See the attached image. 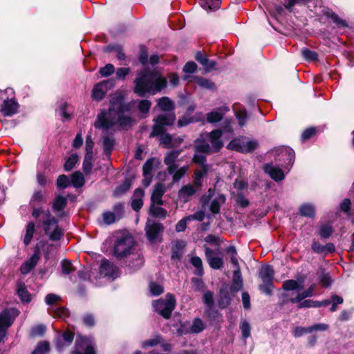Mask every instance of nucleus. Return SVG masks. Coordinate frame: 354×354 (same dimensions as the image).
<instances>
[{
	"mask_svg": "<svg viewBox=\"0 0 354 354\" xmlns=\"http://www.w3.org/2000/svg\"><path fill=\"white\" fill-rule=\"evenodd\" d=\"M50 351V343L48 341H40L38 342L35 350L31 353L32 354H48Z\"/></svg>",
	"mask_w": 354,
	"mask_h": 354,
	"instance_id": "obj_42",
	"label": "nucleus"
},
{
	"mask_svg": "<svg viewBox=\"0 0 354 354\" xmlns=\"http://www.w3.org/2000/svg\"><path fill=\"white\" fill-rule=\"evenodd\" d=\"M295 153L290 147H280L276 149L275 160L281 162V166L289 169L294 164Z\"/></svg>",
	"mask_w": 354,
	"mask_h": 354,
	"instance_id": "obj_8",
	"label": "nucleus"
},
{
	"mask_svg": "<svg viewBox=\"0 0 354 354\" xmlns=\"http://www.w3.org/2000/svg\"><path fill=\"white\" fill-rule=\"evenodd\" d=\"M214 254L212 249L205 246V255L209 266L214 270H219L223 267V259L219 257H213Z\"/></svg>",
	"mask_w": 354,
	"mask_h": 354,
	"instance_id": "obj_14",
	"label": "nucleus"
},
{
	"mask_svg": "<svg viewBox=\"0 0 354 354\" xmlns=\"http://www.w3.org/2000/svg\"><path fill=\"white\" fill-rule=\"evenodd\" d=\"M194 151L196 153H204L208 154L211 153V148L208 143L202 140L201 144L196 145L194 146Z\"/></svg>",
	"mask_w": 354,
	"mask_h": 354,
	"instance_id": "obj_64",
	"label": "nucleus"
},
{
	"mask_svg": "<svg viewBox=\"0 0 354 354\" xmlns=\"http://www.w3.org/2000/svg\"><path fill=\"white\" fill-rule=\"evenodd\" d=\"M115 145V138L113 137H109L108 136H103L102 138V146H103V151L104 154L106 157H110L111 155V153L113 150Z\"/></svg>",
	"mask_w": 354,
	"mask_h": 354,
	"instance_id": "obj_30",
	"label": "nucleus"
},
{
	"mask_svg": "<svg viewBox=\"0 0 354 354\" xmlns=\"http://www.w3.org/2000/svg\"><path fill=\"white\" fill-rule=\"evenodd\" d=\"M298 214L308 218H315L316 216L315 206L310 203H304L299 206Z\"/></svg>",
	"mask_w": 354,
	"mask_h": 354,
	"instance_id": "obj_25",
	"label": "nucleus"
},
{
	"mask_svg": "<svg viewBox=\"0 0 354 354\" xmlns=\"http://www.w3.org/2000/svg\"><path fill=\"white\" fill-rule=\"evenodd\" d=\"M227 148L230 150L243 153V143L239 139H233L229 142Z\"/></svg>",
	"mask_w": 354,
	"mask_h": 354,
	"instance_id": "obj_60",
	"label": "nucleus"
},
{
	"mask_svg": "<svg viewBox=\"0 0 354 354\" xmlns=\"http://www.w3.org/2000/svg\"><path fill=\"white\" fill-rule=\"evenodd\" d=\"M71 185L69 178L65 174L59 175L56 180V186L61 189H66Z\"/></svg>",
	"mask_w": 354,
	"mask_h": 354,
	"instance_id": "obj_55",
	"label": "nucleus"
},
{
	"mask_svg": "<svg viewBox=\"0 0 354 354\" xmlns=\"http://www.w3.org/2000/svg\"><path fill=\"white\" fill-rule=\"evenodd\" d=\"M190 263L195 268L194 274L196 276L202 277L204 274V270L201 259L197 256L192 257L190 259Z\"/></svg>",
	"mask_w": 354,
	"mask_h": 354,
	"instance_id": "obj_36",
	"label": "nucleus"
},
{
	"mask_svg": "<svg viewBox=\"0 0 354 354\" xmlns=\"http://www.w3.org/2000/svg\"><path fill=\"white\" fill-rule=\"evenodd\" d=\"M118 269L117 266L110 262L108 259H104L101 261L100 272L106 277H116Z\"/></svg>",
	"mask_w": 354,
	"mask_h": 354,
	"instance_id": "obj_20",
	"label": "nucleus"
},
{
	"mask_svg": "<svg viewBox=\"0 0 354 354\" xmlns=\"http://www.w3.org/2000/svg\"><path fill=\"white\" fill-rule=\"evenodd\" d=\"M205 328V325L201 318H195L192 326L189 328L190 333H199Z\"/></svg>",
	"mask_w": 354,
	"mask_h": 354,
	"instance_id": "obj_47",
	"label": "nucleus"
},
{
	"mask_svg": "<svg viewBox=\"0 0 354 354\" xmlns=\"http://www.w3.org/2000/svg\"><path fill=\"white\" fill-rule=\"evenodd\" d=\"M259 277L262 281V283L259 285V290L266 295L271 296L274 288V270L272 266L268 264L262 266L259 269Z\"/></svg>",
	"mask_w": 354,
	"mask_h": 354,
	"instance_id": "obj_4",
	"label": "nucleus"
},
{
	"mask_svg": "<svg viewBox=\"0 0 354 354\" xmlns=\"http://www.w3.org/2000/svg\"><path fill=\"white\" fill-rule=\"evenodd\" d=\"M134 179L133 175L126 177L124 181L115 188L113 196L117 198L124 195L132 187Z\"/></svg>",
	"mask_w": 354,
	"mask_h": 354,
	"instance_id": "obj_17",
	"label": "nucleus"
},
{
	"mask_svg": "<svg viewBox=\"0 0 354 354\" xmlns=\"http://www.w3.org/2000/svg\"><path fill=\"white\" fill-rule=\"evenodd\" d=\"M201 113H196L194 116H187L186 115H183L179 118L177 125L178 127H183L189 125L191 123L198 122L201 120Z\"/></svg>",
	"mask_w": 354,
	"mask_h": 354,
	"instance_id": "obj_29",
	"label": "nucleus"
},
{
	"mask_svg": "<svg viewBox=\"0 0 354 354\" xmlns=\"http://www.w3.org/2000/svg\"><path fill=\"white\" fill-rule=\"evenodd\" d=\"M199 3L205 10H214L219 8L221 0H200Z\"/></svg>",
	"mask_w": 354,
	"mask_h": 354,
	"instance_id": "obj_41",
	"label": "nucleus"
},
{
	"mask_svg": "<svg viewBox=\"0 0 354 354\" xmlns=\"http://www.w3.org/2000/svg\"><path fill=\"white\" fill-rule=\"evenodd\" d=\"M75 337L74 332L66 330L62 334H57L53 340L55 347L58 351H62L64 348L69 346Z\"/></svg>",
	"mask_w": 354,
	"mask_h": 354,
	"instance_id": "obj_11",
	"label": "nucleus"
},
{
	"mask_svg": "<svg viewBox=\"0 0 354 354\" xmlns=\"http://www.w3.org/2000/svg\"><path fill=\"white\" fill-rule=\"evenodd\" d=\"M109 84L110 86H112V81L104 80L100 83L95 84L92 90L93 98L97 101L102 100L106 94V91L102 88V86L108 88Z\"/></svg>",
	"mask_w": 354,
	"mask_h": 354,
	"instance_id": "obj_19",
	"label": "nucleus"
},
{
	"mask_svg": "<svg viewBox=\"0 0 354 354\" xmlns=\"http://www.w3.org/2000/svg\"><path fill=\"white\" fill-rule=\"evenodd\" d=\"M313 290L314 285H312L308 289L305 290L302 292L298 293L295 297H292L288 300H283L281 305H284L287 304V302L288 301L292 304H295L296 302H299L307 297H312Z\"/></svg>",
	"mask_w": 354,
	"mask_h": 354,
	"instance_id": "obj_26",
	"label": "nucleus"
},
{
	"mask_svg": "<svg viewBox=\"0 0 354 354\" xmlns=\"http://www.w3.org/2000/svg\"><path fill=\"white\" fill-rule=\"evenodd\" d=\"M259 147V143L256 140H249L243 143V153H250L254 152Z\"/></svg>",
	"mask_w": 354,
	"mask_h": 354,
	"instance_id": "obj_54",
	"label": "nucleus"
},
{
	"mask_svg": "<svg viewBox=\"0 0 354 354\" xmlns=\"http://www.w3.org/2000/svg\"><path fill=\"white\" fill-rule=\"evenodd\" d=\"M134 243L133 237L130 234H126L119 237L114 243V255L118 259L127 257L132 252Z\"/></svg>",
	"mask_w": 354,
	"mask_h": 354,
	"instance_id": "obj_5",
	"label": "nucleus"
},
{
	"mask_svg": "<svg viewBox=\"0 0 354 354\" xmlns=\"http://www.w3.org/2000/svg\"><path fill=\"white\" fill-rule=\"evenodd\" d=\"M301 55L305 60L308 62L318 60V54L315 51L307 48H304L301 50Z\"/></svg>",
	"mask_w": 354,
	"mask_h": 354,
	"instance_id": "obj_51",
	"label": "nucleus"
},
{
	"mask_svg": "<svg viewBox=\"0 0 354 354\" xmlns=\"http://www.w3.org/2000/svg\"><path fill=\"white\" fill-rule=\"evenodd\" d=\"M264 171L276 182L281 181L285 178L283 171L278 167L273 166L272 164L265 165Z\"/></svg>",
	"mask_w": 354,
	"mask_h": 354,
	"instance_id": "obj_21",
	"label": "nucleus"
},
{
	"mask_svg": "<svg viewBox=\"0 0 354 354\" xmlns=\"http://www.w3.org/2000/svg\"><path fill=\"white\" fill-rule=\"evenodd\" d=\"M176 306L175 296L169 292L166 294L165 299H158L154 300L152 303L154 311L166 319L171 318Z\"/></svg>",
	"mask_w": 354,
	"mask_h": 354,
	"instance_id": "obj_3",
	"label": "nucleus"
},
{
	"mask_svg": "<svg viewBox=\"0 0 354 354\" xmlns=\"http://www.w3.org/2000/svg\"><path fill=\"white\" fill-rule=\"evenodd\" d=\"M225 200L226 198L224 194H219L217 198L212 201L209 207L210 211L214 214H218L221 210V203H225Z\"/></svg>",
	"mask_w": 354,
	"mask_h": 354,
	"instance_id": "obj_35",
	"label": "nucleus"
},
{
	"mask_svg": "<svg viewBox=\"0 0 354 354\" xmlns=\"http://www.w3.org/2000/svg\"><path fill=\"white\" fill-rule=\"evenodd\" d=\"M69 106V104L67 102H64L62 104H61L59 107V111L60 113V115L63 117L64 120L62 121H69L73 118V114L69 113L66 111V109H68Z\"/></svg>",
	"mask_w": 354,
	"mask_h": 354,
	"instance_id": "obj_61",
	"label": "nucleus"
},
{
	"mask_svg": "<svg viewBox=\"0 0 354 354\" xmlns=\"http://www.w3.org/2000/svg\"><path fill=\"white\" fill-rule=\"evenodd\" d=\"M138 59L143 66H146L149 64L148 48L144 44H140L139 46Z\"/></svg>",
	"mask_w": 354,
	"mask_h": 354,
	"instance_id": "obj_37",
	"label": "nucleus"
},
{
	"mask_svg": "<svg viewBox=\"0 0 354 354\" xmlns=\"http://www.w3.org/2000/svg\"><path fill=\"white\" fill-rule=\"evenodd\" d=\"M229 286L232 292H237L243 288V281L240 268L233 272L232 283Z\"/></svg>",
	"mask_w": 354,
	"mask_h": 354,
	"instance_id": "obj_23",
	"label": "nucleus"
},
{
	"mask_svg": "<svg viewBox=\"0 0 354 354\" xmlns=\"http://www.w3.org/2000/svg\"><path fill=\"white\" fill-rule=\"evenodd\" d=\"M46 331V326L44 324H38L34 326L30 332L32 337H43Z\"/></svg>",
	"mask_w": 354,
	"mask_h": 354,
	"instance_id": "obj_63",
	"label": "nucleus"
},
{
	"mask_svg": "<svg viewBox=\"0 0 354 354\" xmlns=\"http://www.w3.org/2000/svg\"><path fill=\"white\" fill-rule=\"evenodd\" d=\"M165 192V188L162 183H158L154 185V188L151 196V202L153 204L157 203L159 205H163L162 196Z\"/></svg>",
	"mask_w": 354,
	"mask_h": 354,
	"instance_id": "obj_22",
	"label": "nucleus"
},
{
	"mask_svg": "<svg viewBox=\"0 0 354 354\" xmlns=\"http://www.w3.org/2000/svg\"><path fill=\"white\" fill-rule=\"evenodd\" d=\"M194 82L203 88H206L211 91L216 89V86L214 82L210 80L205 78L203 77L195 76L194 77Z\"/></svg>",
	"mask_w": 354,
	"mask_h": 354,
	"instance_id": "obj_32",
	"label": "nucleus"
},
{
	"mask_svg": "<svg viewBox=\"0 0 354 354\" xmlns=\"http://www.w3.org/2000/svg\"><path fill=\"white\" fill-rule=\"evenodd\" d=\"M64 236V232L62 228L58 225V223L55 225V227L53 232L48 235V238L52 241H59Z\"/></svg>",
	"mask_w": 354,
	"mask_h": 354,
	"instance_id": "obj_56",
	"label": "nucleus"
},
{
	"mask_svg": "<svg viewBox=\"0 0 354 354\" xmlns=\"http://www.w3.org/2000/svg\"><path fill=\"white\" fill-rule=\"evenodd\" d=\"M26 232L24 239V243L25 245H28L32 239L34 233L35 232V224L33 221L29 222L26 227Z\"/></svg>",
	"mask_w": 354,
	"mask_h": 354,
	"instance_id": "obj_40",
	"label": "nucleus"
},
{
	"mask_svg": "<svg viewBox=\"0 0 354 354\" xmlns=\"http://www.w3.org/2000/svg\"><path fill=\"white\" fill-rule=\"evenodd\" d=\"M79 160V156L77 153H72L66 160L64 165V169L66 171H71Z\"/></svg>",
	"mask_w": 354,
	"mask_h": 354,
	"instance_id": "obj_48",
	"label": "nucleus"
},
{
	"mask_svg": "<svg viewBox=\"0 0 354 354\" xmlns=\"http://www.w3.org/2000/svg\"><path fill=\"white\" fill-rule=\"evenodd\" d=\"M194 58L202 65L206 72H211L217 65V62L215 60L209 59L204 53L200 50L196 52Z\"/></svg>",
	"mask_w": 354,
	"mask_h": 354,
	"instance_id": "obj_15",
	"label": "nucleus"
},
{
	"mask_svg": "<svg viewBox=\"0 0 354 354\" xmlns=\"http://www.w3.org/2000/svg\"><path fill=\"white\" fill-rule=\"evenodd\" d=\"M19 108V104L15 97L11 99L4 97L1 105L0 112L3 116L10 117L18 113Z\"/></svg>",
	"mask_w": 354,
	"mask_h": 354,
	"instance_id": "obj_13",
	"label": "nucleus"
},
{
	"mask_svg": "<svg viewBox=\"0 0 354 354\" xmlns=\"http://www.w3.org/2000/svg\"><path fill=\"white\" fill-rule=\"evenodd\" d=\"M204 317L212 325L219 324L223 321V315L214 306L205 307Z\"/></svg>",
	"mask_w": 354,
	"mask_h": 354,
	"instance_id": "obj_16",
	"label": "nucleus"
},
{
	"mask_svg": "<svg viewBox=\"0 0 354 354\" xmlns=\"http://www.w3.org/2000/svg\"><path fill=\"white\" fill-rule=\"evenodd\" d=\"M176 120L174 113L172 114H159L153 119V125L150 133V138L158 137L167 131V127L173 125Z\"/></svg>",
	"mask_w": 354,
	"mask_h": 354,
	"instance_id": "obj_6",
	"label": "nucleus"
},
{
	"mask_svg": "<svg viewBox=\"0 0 354 354\" xmlns=\"http://www.w3.org/2000/svg\"><path fill=\"white\" fill-rule=\"evenodd\" d=\"M162 339V338L161 335H158L156 336V337H154L153 339H149L142 342V347L143 348H147L149 347L156 346L161 342Z\"/></svg>",
	"mask_w": 354,
	"mask_h": 354,
	"instance_id": "obj_62",
	"label": "nucleus"
},
{
	"mask_svg": "<svg viewBox=\"0 0 354 354\" xmlns=\"http://www.w3.org/2000/svg\"><path fill=\"white\" fill-rule=\"evenodd\" d=\"M224 113L212 111L207 113V121L209 123H216L222 120Z\"/></svg>",
	"mask_w": 354,
	"mask_h": 354,
	"instance_id": "obj_52",
	"label": "nucleus"
},
{
	"mask_svg": "<svg viewBox=\"0 0 354 354\" xmlns=\"http://www.w3.org/2000/svg\"><path fill=\"white\" fill-rule=\"evenodd\" d=\"M133 83V93L139 97H145L147 94L156 95L167 86V79L158 71L149 67H145L138 73Z\"/></svg>",
	"mask_w": 354,
	"mask_h": 354,
	"instance_id": "obj_2",
	"label": "nucleus"
},
{
	"mask_svg": "<svg viewBox=\"0 0 354 354\" xmlns=\"http://www.w3.org/2000/svg\"><path fill=\"white\" fill-rule=\"evenodd\" d=\"M196 190L192 185H184L178 192L180 197L190 196L196 193Z\"/></svg>",
	"mask_w": 354,
	"mask_h": 354,
	"instance_id": "obj_58",
	"label": "nucleus"
},
{
	"mask_svg": "<svg viewBox=\"0 0 354 354\" xmlns=\"http://www.w3.org/2000/svg\"><path fill=\"white\" fill-rule=\"evenodd\" d=\"M46 243L44 241H39L37 243L34 248V253L32 257L29 259V267L34 268L41 257V249L45 246Z\"/></svg>",
	"mask_w": 354,
	"mask_h": 354,
	"instance_id": "obj_27",
	"label": "nucleus"
},
{
	"mask_svg": "<svg viewBox=\"0 0 354 354\" xmlns=\"http://www.w3.org/2000/svg\"><path fill=\"white\" fill-rule=\"evenodd\" d=\"M185 244L183 241H177L176 244L171 248V259L172 261H180L183 257V249Z\"/></svg>",
	"mask_w": 354,
	"mask_h": 354,
	"instance_id": "obj_28",
	"label": "nucleus"
},
{
	"mask_svg": "<svg viewBox=\"0 0 354 354\" xmlns=\"http://www.w3.org/2000/svg\"><path fill=\"white\" fill-rule=\"evenodd\" d=\"M270 25L275 31L285 36L299 35L296 28L291 24H270Z\"/></svg>",
	"mask_w": 354,
	"mask_h": 354,
	"instance_id": "obj_18",
	"label": "nucleus"
},
{
	"mask_svg": "<svg viewBox=\"0 0 354 354\" xmlns=\"http://www.w3.org/2000/svg\"><path fill=\"white\" fill-rule=\"evenodd\" d=\"M109 112L117 116L116 120L112 117L111 119L106 118V112L103 111L102 115H98L100 127L104 129H109L115 124L122 127H131L133 123V118L130 115H125V113H129L131 105L124 101V96L120 93H115L110 100Z\"/></svg>",
	"mask_w": 354,
	"mask_h": 354,
	"instance_id": "obj_1",
	"label": "nucleus"
},
{
	"mask_svg": "<svg viewBox=\"0 0 354 354\" xmlns=\"http://www.w3.org/2000/svg\"><path fill=\"white\" fill-rule=\"evenodd\" d=\"M182 150H172L168 151L164 157V163L165 165L176 164L179 155L181 153Z\"/></svg>",
	"mask_w": 354,
	"mask_h": 354,
	"instance_id": "obj_43",
	"label": "nucleus"
},
{
	"mask_svg": "<svg viewBox=\"0 0 354 354\" xmlns=\"http://www.w3.org/2000/svg\"><path fill=\"white\" fill-rule=\"evenodd\" d=\"M62 272L64 274L68 275L75 270L71 260L64 259L61 261Z\"/></svg>",
	"mask_w": 354,
	"mask_h": 354,
	"instance_id": "obj_53",
	"label": "nucleus"
},
{
	"mask_svg": "<svg viewBox=\"0 0 354 354\" xmlns=\"http://www.w3.org/2000/svg\"><path fill=\"white\" fill-rule=\"evenodd\" d=\"M70 181L75 188L82 187L85 184L84 176L80 171H76L71 175Z\"/></svg>",
	"mask_w": 354,
	"mask_h": 354,
	"instance_id": "obj_34",
	"label": "nucleus"
},
{
	"mask_svg": "<svg viewBox=\"0 0 354 354\" xmlns=\"http://www.w3.org/2000/svg\"><path fill=\"white\" fill-rule=\"evenodd\" d=\"M67 198L63 196H57L53 202L52 209L55 212H59L63 211L67 206Z\"/></svg>",
	"mask_w": 354,
	"mask_h": 354,
	"instance_id": "obj_31",
	"label": "nucleus"
},
{
	"mask_svg": "<svg viewBox=\"0 0 354 354\" xmlns=\"http://www.w3.org/2000/svg\"><path fill=\"white\" fill-rule=\"evenodd\" d=\"M145 231L146 238L149 242L161 241L165 226L161 223L148 218L145 223Z\"/></svg>",
	"mask_w": 354,
	"mask_h": 354,
	"instance_id": "obj_7",
	"label": "nucleus"
},
{
	"mask_svg": "<svg viewBox=\"0 0 354 354\" xmlns=\"http://www.w3.org/2000/svg\"><path fill=\"white\" fill-rule=\"evenodd\" d=\"M208 166H204L201 170H196L194 173V180L196 185H200L201 179L207 174Z\"/></svg>",
	"mask_w": 354,
	"mask_h": 354,
	"instance_id": "obj_59",
	"label": "nucleus"
},
{
	"mask_svg": "<svg viewBox=\"0 0 354 354\" xmlns=\"http://www.w3.org/2000/svg\"><path fill=\"white\" fill-rule=\"evenodd\" d=\"M44 203H46V197L42 191L41 189L35 191L30 198V204L39 205Z\"/></svg>",
	"mask_w": 354,
	"mask_h": 354,
	"instance_id": "obj_44",
	"label": "nucleus"
},
{
	"mask_svg": "<svg viewBox=\"0 0 354 354\" xmlns=\"http://www.w3.org/2000/svg\"><path fill=\"white\" fill-rule=\"evenodd\" d=\"M17 295L23 304H28L32 301V295L27 290L24 283L19 281L17 283Z\"/></svg>",
	"mask_w": 354,
	"mask_h": 354,
	"instance_id": "obj_24",
	"label": "nucleus"
},
{
	"mask_svg": "<svg viewBox=\"0 0 354 354\" xmlns=\"http://www.w3.org/2000/svg\"><path fill=\"white\" fill-rule=\"evenodd\" d=\"M319 279V283L324 288H328L333 283V279L330 274L328 272H326L324 270H322Z\"/></svg>",
	"mask_w": 354,
	"mask_h": 354,
	"instance_id": "obj_49",
	"label": "nucleus"
},
{
	"mask_svg": "<svg viewBox=\"0 0 354 354\" xmlns=\"http://www.w3.org/2000/svg\"><path fill=\"white\" fill-rule=\"evenodd\" d=\"M149 214L154 218H165L167 215V211L163 207L155 206L154 204L151 203Z\"/></svg>",
	"mask_w": 354,
	"mask_h": 354,
	"instance_id": "obj_39",
	"label": "nucleus"
},
{
	"mask_svg": "<svg viewBox=\"0 0 354 354\" xmlns=\"http://www.w3.org/2000/svg\"><path fill=\"white\" fill-rule=\"evenodd\" d=\"M158 106L162 111H171L175 109L174 102L166 96L158 99Z\"/></svg>",
	"mask_w": 354,
	"mask_h": 354,
	"instance_id": "obj_33",
	"label": "nucleus"
},
{
	"mask_svg": "<svg viewBox=\"0 0 354 354\" xmlns=\"http://www.w3.org/2000/svg\"><path fill=\"white\" fill-rule=\"evenodd\" d=\"M19 311L15 308H6L0 314V329H5L7 333L8 328L11 326L19 315Z\"/></svg>",
	"mask_w": 354,
	"mask_h": 354,
	"instance_id": "obj_9",
	"label": "nucleus"
},
{
	"mask_svg": "<svg viewBox=\"0 0 354 354\" xmlns=\"http://www.w3.org/2000/svg\"><path fill=\"white\" fill-rule=\"evenodd\" d=\"M351 200L345 198L339 205V209L344 213L348 218H350L354 213L351 212Z\"/></svg>",
	"mask_w": 354,
	"mask_h": 354,
	"instance_id": "obj_38",
	"label": "nucleus"
},
{
	"mask_svg": "<svg viewBox=\"0 0 354 354\" xmlns=\"http://www.w3.org/2000/svg\"><path fill=\"white\" fill-rule=\"evenodd\" d=\"M317 132V129L315 127H310L306 129L301 133V140L306 142L312 138Z\"/></svg>",
	"mask_w": 354,
	"mask_h": 354,
	"instance_id": "obj_57",
	"label": "nucleus"
},
{
	"mask_svg": "<svg viewBox=\"0 0 354 354\" xmlns=\"http://www.w3.org/2000/svg\"><path fill=\"white\" fill-rule=\"evenodd\" d=\"M93 168V155L85 154L82 163V170L85 175L88 176L91 173Z\"/></svg>",
	"mask_w": 354,
	"mask_h": 354,
	"instance_id": "obj_45",
	"label": "nucleus"
},
{
	"mask_svg": "<svg viewBox=\"0 0 354 354\" xmlns=\"http://www.w3.org/2000/svg\"><path fill=\"white\" fill-rule=\"evenodd\" d=\"M149 288L151 295L158 297L164 292V288L162 285L158 284L155 281H150Z\"/></svg>",
	"mask_w": 354,
	"mask_h": 354,
	"instance_id": "obj_50",
	"label": "nucleus"
},
{
	"mask_svg": "<svg viewBox=\"0 0 354 354\" xmlns=\"http://www.w3.org/2000/svg\"><path fill=\"white\" fill-rule=\"evenodd\" d=\"M328 328V324L322 323L315 324L308 327L296 326L292 331V335L297 338L314 331H326Z\"/></svg>",
	"mask_w": 354,
	"mask_h": 354,
	"instance_id": "obj_12",
	"label": "nucleus"
},
{
	"mask_svg": "<svg viewBox=\"0 0 354 354\" xmlns=\"http://www.w3.org/2000/svg\"><path fill=\"white\" fill-rule=\"evenodd\" d=\"M229 284L224 283L218 290L217 304L219 308L225 309L230 306L232 303V298Z\"/></svg>",
	"mask_w": 354,
	"mask_h": 354,
	"instance_id": "obj_10",
	"label": "nucleus"
},
{
	"mask_svg": "<svg viewBox=\"0 0 354 354\" xmlns=\"http://www.w3.org/2000/svg\"><path fill=\"white\" fill-rule=\"evenodd\" d=\"M333 227L329 224H322L319 227V235L321 239H328L333 233Z\"/></svg>",
	"mask_w": 354,
	"mask_h": 354,
	"instance_id": "obj_46",
	"label": "nucleus"
}]
</instances>
